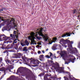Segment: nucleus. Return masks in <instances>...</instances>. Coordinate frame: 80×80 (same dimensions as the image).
Segmentation results:
<instances>
[{
	"mask_svg": "<svg viewBox=\"0 0 80 80\" xmlns=\"http://www.w3.org/2000/svg\"><path fill=\"white\" fill-rule=\"evenodd\" d=\"M78 53V50L77 49V48H74V50L72 51L70 50V53H71V54H73V53Z\"/></svg>",
	"mask_w": 80,
	"mask_h": 80,
	"instance_id": "6e6552de",
	"label": "nucleus"
},
{
	"mask_svg": "<svg viewBox=\"0 0 80 80\" xmlns=\"http://www.w3.org/2000/svg\"><path fill=\"white\" fill-rule=\"evenodd\" d=\"M2 61V58H0V63H1V62Z\"/></svg>",
	"mask_w": 80,
	"mask_h": 80,
	"instance_id": "58836bf2",
	"label": "nucleus"
},
{
	"mask_svg": "<svg viewBox=\"0 0 80 80\" xmlns=\"http://www.w3.org/2000/svg\"><path fill=\"white\" fill-rule=\"evenodd\" d=\"M36 38L38 40H40V39H42V38L41 37H38V36H37Z\"/></svg>",
	"mask_w": 80,
	"mask_h": 80,
	"instance_id": "bb28decb",
	"label": "nucleus"
},
{
	"mask_svg": "<svg viewBox=\"0 0 80 80\" xmlns=\"http://www.w3.org/2000/svg\"><path fill=\"white\" fill-rule=\"evenodd\" d=\"M57 75H55L53 77V79H55V78H57Z\"/></svg>",
	"mask_w": 80,
	"mask_h": 80,
	"instance_id": "4c0bfd02",
	"label": "nucleus"
},
{
	"mask_svg": "<svg viewBox=\"0 0 80 80\" xmlns=\"http://www.w3.org/2000/svg\"><path fill=\"white\" fill-rule=\"evenodd\" d=\"M70 41L69 40L66 39L64 40L63 38H62L60 40V43H63V44H66V42H69Z\"/></svg>",
	"mask_w": 80,
	"mask_h": 80,
	"instance_id": "423d86ee",
	"label": "nucleus"
},
{
	"mask_svg": "<svg viewBox=\"0 0 80 80\" xmlns=\"http://www.w3.org/2000/svg\"><path fill=\"white\" fill-rule=\"evenodd\" d=\"M15 19L13 18H12L11 19V20L10 21H8L7 22V23L5 24V25H7V26H8L9 25L11 24H13L14 25V27H16L17 25H16V23H15Z\"/></svg>",
	"mask_w": 80,
	"mask_h": 80,
	"instance_id": "f03ea898",
	"label": "nucleus"
},
{
	"mask_svg": "<svg viewBox=\"0 0 80 80\" xmlns=\"http://www.w3.org/2000/svg\"><path fill=\"white\" fill-rule=\"evenodd\" d=\"M53 57L54 58H57V57L55 56H54Z\"/></svg>",
	"mask_w": 80,
	"mask_h": 80,
	"instance_id": "c03bdc74",
	"label": "nucleus"
},
{
	"mask_svg": "<svg viewBox=\"0 0 80 80\" xmlns=\"http://www.w3.org/2000/svg\"><path fill=\"white\" fill-rule=\"evenodd\" d=\"M26 77L27 78H30V74L29 73H28L26 75Z\"/></svg>",
	"mask_w": 80,
	"mask_h": 80,
	"instance_id": "393cba45",
	"label": "nucleus"
},
{
	"mask_svg": "<svg viewBox=\"0 0 80 80\" xmlns=\"http://www.w3.org/2000/svg\"><path fill=\"white\" fill-rule=\"evenodd\" d=\"M37 47H40V46L39 45H38L37 46Z\"/></svg>",
	"mask_w": 80,
	"mask_h": 80,
	"instance_id": "0e129e2a",
	"label": "nucleus"
},
{
	"mask_svg": "<svg viewBox=\"0 0 80 80\" xmlns=\"http://www.w3.org/2000/svg\"><path fill=\"white\" fill-rule=\"evenodd\" d=\"M67 35H66V34H64V35H62V37H66Z\"/></svg>",
	"mask_w": 80,
	"mask_h": 80,
	"instance_id": "f704fd0d",
	"label": "nucleus"
},
{
	"mask_svg": "<svg viewBox=\"0 0 80 80\" xmlns=\"http://www.w3.org/2000/svg\"><path fill=\"white\" fill-rule=\"evenodd\" d=\"M68 57H73V56L72 54H69L68 55Z\"/></svg>",
	"mask_w": 80,
	"mask_h": 80,
	"instance_id": "e433bc0d",
	"label": "nucleus"
},
{
	"mask_svg": "<svg viewBox=\"0 0 80 80\" xmlns=\"http://www.w3.org/2000/svg\"><path fill=\"white\" fill-rule=\"evenodd\" d=\"M16 33V31H14V34H16V33Z\"/></svg>",
	"mask_w": 80,
	"mask_h": 80,
	"instance_id": "49530a36",
	"label": "nucleus"
},
{
	"mask_svg": "<svg viewBox=\"0 0 80 80\" xmlns=\"http://www.w3.org/2000/svg\"><path fill=\"white\" fill-rule=\"evenodd\" d=\"M1 48H2V49H4V47H1Z\"/></svg>",
	"mask_w": 80,
	"mask_h": 80,
	"instance_id": "de8ad7c7",
	"label": "nucleus"
},
{
	"mask_svg": "<svg viewBox=\"0 0 80 80\" xmlns=\"http://www.w3.org/2000/svg\"><path fill=\"white\" fill-rule=\"evenodd\" d=\"M69 78L70 80H80L79 79H75L74 77H73V78H72V77L71 76V75H69Z\"/></svg>",
	"mask_w": 80,
	"mask_h": 80,
	"instance_id": "f8f14e48",
	"label": "nucleus"
},
{
	"mask_svg": "<svg viewBox=\"0 0 80 80\" xmlns=\"http://www.w3.org/2000/svg\"><path fill=\"white\" fill-rule=\"evenodd\" d=\"M48 65H47H47H46V67H47Z\"/></svg>",
	"mask_w": 80,
	"mask_h": 80,
	"instance_id": "69168bd1",
	"label": "nucleus"
},
{
	"mask_svg": "<svg viewBox=\"0 0 80 80\" xmlns=\"http://www.w3.org/2000/svg\"><path fill=\"white\" fill-rule=\"evenodd\" d=\"M25 43L27 46H28L29 45V42H28L27 40H25Z\"/></svg>",
	"mask_w": 80,
	"mask_h": 80,
	"instance_id": "aec40b11",
	"label": "nucleus"
},
{
	"mask_svg": "<svg viewBox=\"0 0 80 80\" xmlns=\"http://www.w3.org/2000/svg\"><path fill=\"white\" fill-rule=\"evenodd\" d=\"M66 35L67 36V37H70V35H71V34H72V33H70L68 32V33H66Z\"/></svg>",
	"mask_w": 80,
	"mask_h": 80,
	"instance_id": "5701e85b",
	"label": "nucleus"
},
{
	"mask_svg": "<svg viewBox=\"0 0 80 80\" xmlns=\"http://www.w3.org/2000/svg\"><path fill=\"white\" fill-rule=\"evenodd\" d=\"M69 42H68L67 43H70L71 44H73V41H71V42H70V41L69 40Z\"/></svg>",
	"mask_w": 80,
	"mask_h": 80,
	"instance_id": "c85d7f7f",
	"label": "nucleus"
},
{
	"mask_svg": "<svg viewBox=\"0 0 80 80\" xmlns=\"http://www.w3.org/2000/svg\"><path fill=\"white\" fill-rule=\"evenodd\" d=\"M35 33H34L33 32H31V33H30L31 36H34V35H35Z\"/></svg>",
	"mask_w": 80,
	"mask_h": 80,
	"instance_id": "a878e982",
	"label": "nucleus"
},
{
	"mask_svg": "<svg viewBox=\"0 0 80 80\" xmlns=\"http://www.w3.org/2000/svg\"><path fill=\"white\" fill-rule=\"evenodd\" d=\"M51 60H53V58H51Z\"/></svg>",
	"mask_w": 80,
	"mask_h": 80,
	"instance_id": "5fc2aeb1",
	"label": "nucleus"
},
{
	"mask_svg": "<svg viewBox=\"0 0 80 80\" xmlns=\"http://www.w3.org/2000/svg\"><path fill=\"white\" fill-rule=\"evenodd\" d=\"M16 38H18V36H17L16 37Z\"/></svg>",
	"mask_w": 80,
	"mask_h": 80,
	"instance_id": "bf43d9fd",
	"label": "nucleus"
},
{
	"mask_svg": "<svg viewBox=\"0 0 80 80\" xmlns=\"http://www.w3.org/2000/svg\"><path fill=\"white\" fill-rule=\"evenodd\" d=\"M60 55L62 57H65V54L60 53Z\"/></svg>",
	"mask_w": 80,
	"mask_h": 80,
	"instance_id": "412c9836",
	"label": "nucleus"
},
{
	"mask_svg": "<svg viewBox=\"0 0 80 80\" xmlns=\"http://www.w3.org/2000/svg\"><path fill=\"white\" fill-rule=\"evenodd\" d=\"M38 34L40 35V36H42V37H43V39H44L45 42L48 41V37H46L44 36V35H43V33H42V32H39Z\"/></svg>",
	"mask_w": 80,
	"mask_h": 80,
	"instance_id": "20e7f679",
	"label": "nucleus"
},
{
	"mask_svg": "<svg viewBox=\"0 0 80 80\" xmlns=\"http://www.w3.org/2000/svg\"><path fill=\"white\" fill-rule=\"evenodd\" d=\"M57 38H53V41H52V42H55L56 41H57Z\"/></svg>",
	"mask_w": 80,
	"mask_h": 80,
	"instance_id": "4be33fe9",
	"label": "nucleus"
},
{
	"mask_svg": "<svg viewBox=\"0 0 80 80\" xmlns=\"http://www.w3.org/2000/svg\"><path fill=\"white\" fill-rule=\"evenodd\" d=\"M44 75H45V73L43 72L40 74L38 75V76H39V77H42V76H43Z\"/></svg>",
	"mask_w": 80,
	"mask_h": 80,
	"instance_id": "6ab92c4d",
	"label": "nucleus"
},
{
	"mask_svg": "<svg viewBox=\"0 0 80 80\" xmlns=\"http://www.w3.org/2000/svg\"><path fill=\"white\" fill-rule=\"evenodd\" d=\"M54 68L55 70H56V71H59L61 72H63V68L62 67H60L59 64L58 63L54 64Z\"/></svg>",
	"mask_w": 80,
	"mask_h": 80,
	"instance_id": "f257e3e1",
	"label": "nucleus"
},
{
	"mask_svg": "<svg viewBox=\"0 0 80 80\" xmlns=\"http://www.w3.org/2000/svg\"><path fill=\"white\" fill-rule=\"evenodd\" d=\"M44 57V56L43 55H41L39 56V58L41 61L44 59V57Z\"/></svg>",
	"mask_w": 80,
	"mask_h": 80,
	"instance_id": "dca6fc26",
	"label": "nucleus"
},
{
	"mask_svg": "<svg viewBox=\"0 0 80 80\" xmlns=\"http://www.w3.org/2000/svg\"><path fill=\"white\" fill-rule=\"evenodd\" d=\"M76 58H75L74 59H68V61L69 62H72V63H74L75 62V60Z\"/></svg>",
	"mask_w": 80,
	"mask_h": 80,
	"instance_id": "4468645a",
	"label": "nucleus"
},
{
	"mask_svg": "<svg viewBox=\"0 0 80 80\" xmlns=\"http://www.w3.org/2000/svg\"><path fill=\"white\" fill-rule=\"evenodd\" d=\"M50 62L51 63H53V61L52 60L50 61Z\"/></svg>",
	"mask_w": 80,
	"mask_h": 80,
	"instance_id": "3c124183",
	"label": "nucleus"
},
{
	"mask_svg": "<svg viewBox=\"0 0 80 80\" xmlns=\"http://www.w3.org/2000/svg\"><path fill=\"white\" fill-rule=\"evenodd\" d=\"M30 63H32L33 64H35L34 65V67H37V66H38V65L39 64V62L38 61H35V60L34 59H33L31 61Z\"/></svg>",
	"mask_w": 80,
	"mask_h": 80,
	"instance_id": "39448f33",
	"label": "nucleus"
},
{
	"mask_svg": "<svg viewBox=\"0 0 80 80\" xmlns=\"http://www.w3.org/2000/svg\"><path fill=\"white\" fill-rule=\"evenodd\" d=\"M42 52L43 53H45V51H42Z\"/></svg>",
	"mask_w": 80,
	"mask_h": 80,
	"instance_id": "864d4df0",
	"label": "nucleus"
},
{
	"mask_svg": "<svg viewBox=\"0 0 80 80\" xmlns=\"http://www.w3.org/2000/svg\"><path fill=\"white\" fill-rule=\"evenodd\" d=\"M66 73H69V72H66Z\"/></svg>",
	"mask_w": 80,
	"mask_h": 80,
	"instance_id": "e2e57ef3",
	"label": "nucleus"
},
{
	"mask_svg": "<svg viewBox=\"0 0 80 80\" xmlns=\"http://www.w3.org/2000/svg\"><path fill=\"white\" fill-rule=\"evenodd\" d=\"M64 46L65 47V48L67 47V45H64Z\"/></svg>",
	"mask_w": 80,
	"mask_h": 80,
	"instance_id": "a18cd8bd",
	"label": "nucleus"
},
{
	"mask_svg": "<svg viewBox=\"0 0 80 80\" xmlns=\"http://www.w3.org/2000/svg\"><path fill=\"white\" fill-rule=\"evenodd\" d=\"M57 45L56 44H53V46L52 47V49L53 50H55L57 49Z\"/></svg>",
	"mask_w": 80,
	"mask_h": 80,
	"instance_id": "9b49d317",
	"label": "nucleus"
},
{
	"mask_svg": "<svg viewBox=\"0 0 80 80\" xmlns=\"http://www.w3.org/2000/svg\"><path fill=\"white\" fill-rule=\"evenodd\" d=\"M18 50H20L21 51H22L23 50V47H22V46H20L19 47Z\"/></svg>",
	"mask_w": 80,
	"mask_h": 80,
	"instance_id": "b1692460",
	"label": "nucleus"
},
{
	"mask_svg": "<svg viewBox=\"0 0 80 80\" xmlns=\"http://www.w3.org/2000/svg\"><path fill=\"white\" fill-rule=\"evenodd\" d=\"M42 31H43V28H42L40 29V32H42Z\"/></svg>",
	"mask_w": 80,
	"mask_h": 80,
	"instance_id": "a19ab883",
	"label": "nucleus"
},
{
	"mask_svg": "<svg viewBox=\"0 0 80 80\" xmlns=\"http://www.w3.org/2000/svg\"><path fill=\"white\" fill-rule=\"evenodd\" d=\"M31 38H32V36H29L28 37V39L29 40H32V39H31Z\"/></svg>",
	"mask_w": 80,
	"mask_h": 80,
	"instance_id": "473e14b6",
	"label": "nucleus"
},
{
	"mask_svg": "<svg viewBox=\"0 0 80 80\" xmlns=\"http://www.w3.org/2000/svg\"><path fill=\"white\" fill-rule=\"evenodd\" d=\"M76 10H77L76 9H75L73 10V14H75V13H76V12H77Z\"/></svg>",
	"mask_w": 80,
	"mask_h": 80,
	"instance_id": "c9c22d12",
	"label": "nucleus"
},
{
	"mask_svg": "<svg viewBox=\"0 0 80 80\" xmlns=\"http://www.w3.org/2000/svg\"><path fill=\"white\" fill-rule=\"evenodd\" d=\"M1 66H3V64H2L1 65Z\"/></svg>",
	"mask_w": 80,
	"mask_h": 80,
	"instance_id": "338daca9",
	"label": "nucleus"
},
{
	"mask_svg": "<svg viewBox=\"0 0 80 80\" xmlns=\"http://www.w3.org/2000/svg\"><path fill=\"white\" fill-rule=\"evenodd\" d=\"M21 45H22V47H24V46H25V44H24V43L22 42H21Z\"/></svg>",
	"mask_w": 80,
	"mask_h": 80,
	"instance_id": "72a5a7b5",
	"label": "nucleus"
},
{
	"mask_svg": "<svg viewBox=\"0 0 80 80\" xmlns=\"http://www.w3.org/2000/svg\"><path fill=\"white\" fill-rule=\"evenodd\" d=\"M45 57H46V58H50V56H49V55H47Z\"/></svg>",
	"mask_w": 80,
	"mask_h": 80,
	"instance_id": "2f4dec72",
	"label": "nucleus"
},
{
	"mask_svg": "<svg viewBox=\"0 0 80 80\" xmlns=\"http://www.w3.org/2000/svg\"><path fill=\"white\" fill-rule=\"evenodd\" d=\"M69 47H72V45L70 44L69 45Z\"/></svg>",
	"mask_w": 80,
	"mask_h": 80,
	"instance_id": "37998d69",
	"label": "nucleus"
},
{
	"mask_svg": "<svg viewBox=\"0 0 80 80\" xmlns=\"http://www.w3.org/2000/svg\"><path fill=\"white\" fill-rule=\"evenodd\" d=\"M1 18H1V17H0V20L1 19Z\"/></svg>",
	"mask_w": 80,
	"mask_h": 80,
	"instance_id": "774afa93",
	"label": "nucleus"
},
{
	"mask_svg": "<svg viewBox=\"0 0 80 80\" xmlns=\"http://www.w3.org/2000/svg\"><path fill=\"white\" fill-rule=\"evenodd\" d=\"M48 49L47 48V49H46V51H48Z\"/></svg>",
	"mask_w": 80,
	"mask_h": 80,
	"instance_id": "4d7b16f0",
	"label": "nucleus"
},
{
	"mask_svg": "<svg viewBox=\"0 0 80 80\" xmlns=\"http://www.w3.org/2000/svg\"><path fill=\"white\" fill-rule=\"evenodd\" d=\"M59 80H61V78H58Z\"/></svg>",
	"mask_w": 80,
	"mask_h": 80,
	"instance_id": "6e6d98bb",
	"label": "nucleus"
},
{
	"mask_svg": "<svg viewBox=\"0 0 80 80\" xmlns=\"http://www.w3.org/2000/svg\"><path fill=\"white\" fill-rule=\"evenodd\" d=\"M38 45H42V43H38Z\"/></svg>",
	"mask_w": 80,
	"mask_h": 80,
	"instance_id": "8fccbe9b",
	"label": "nucleus"
},
{
	"mask_svg": "<svg viewBox=\"0 0 80 80\" xmlns=\"http://www.w3.org/2000/svg\"><path fill=\"white\" fill-rule=\"evenodd\" d=\"M12 48V45H9L7 46L6 48L7 50H8V49H10V48Z\"/></svg>",
	"mask_w": 80,
	"mask_h": 80,
	"instance_id": "2eb2a0df",
	"label": "nucleus"
},
{
	"mask_svg": "<svg viewBox=\"0 0 80 80\" xmlns=\"http://www.w3.org/2000/svg\"><path fill=\"white\" fill-rule=\"evenodd\" d=\"M2 21H4V19H2Z\"/></svg>",
	"mask_w": 80,
	"mask_h": 80,
	"instance_id": "052dcab7",
	"label": "nucleus"
},
{
	"mask_svg": "<svg viewBox=\"0 0 80 80\" xmlns=\"http://www.w3.org/2000/svg\"><path fill=\"white\" fill-rule=\"evenodd\" d=\"M17 39H15V40H14L13 41V44H14V43H17Z\"/></svg>",
	"mask_w": 80,
	"mask_h": 80,
	"instance_id": "c756f323",
	"label": "nucleus"
},
{
	"mask_svg": "<svg viewBox=\"0 0 80 80\" xmlns=\"http://www.w3.org/2000/svg\"><path fill=\"white\" fill-rule=\"evenodd\" d=\"M53 55V54H52V53L50 52V57H52V56Z\"/></svg>",
	"mask_w": 80,
	"mask_h": 80,
	"instance_id": "ea45409f",
	"label": "nucleus"
},
{
	"mask_svg": "<svg viewBox=\"0 0 80 80\" xmlns=\"http://www.w3.org/2000/svg\"><path fill=\"white\" fill-rule=\"evenodd\" d=\"M14 58H20V56H22V53H18L17 54H14Z\"/></svg>",
	"mask_w": 80,
	"mask_h": 80,
	"instance_id": "1a4fd4ad",
	"label": "nucleus"
},
{
	"mask_svg": "<svg viewBox=\"0 0 80 80\" xmlns=\"http://www.w3.org/2000/svg\"><path fill=\"white\" fill-rule=\"evenodd\" d=\"M34 44H35V45H36V44H37V43L36 42H35V43H34Z\"/></svg>",
	"mask_w": 80,
	"mask_h": 80,
	"instance_id": "680f3d73",
	"label": "nucleus"
},
{
	"mask_svg": "<svg viewBox=\"0 0 80 80\" xmlns=\"http://www.w3.org/2000/svg\"><path fill=\"white\" fill-rule=\"evenodd\" d=\"M3 11V9H0V12H2Z\"/></svg>",
	"mask_w": 80,
	"mask_h": 80,
	"instance_id": "09e8293b",
	"label": "nucleus"
},
{
	"mask_svg": "<svg viewBox=\"0 0 80 80\" xmlns=\"http://www.w3.org/2000/svg\"><path fill=\"white\" fill-rule=\"evenodd\" d=\"M64 78L65 80H69L68 78L67 77H65V76L64 77Z\"/></svg>",
	"mask_w": 80,
	"mask_h": 80,
	"instance_id": "cd10ccee",
	"label": "nucleus"
},
{
	"mask_svg": "<svg viewBox=\"0 0 80 80\" xmlns=\"http://www.w3.org/2000/svg\"><path fill=\"white\" fill-rule=\"evenodd\" d=\"M52 42H49L48 44H52Z\"/></svg>",
	"mask_w": 80,
	"mask_h": 80,
	"instance_id": "603ef678",
	"label": "nucleus"
},
{
	"mask_svg": "<svg viewBox=\"0 0 80 80\" xmlns=\"http://www.w3.org/2000/svg\"><path fill=\"white\" fill-rule=\"evenodd\" d=\"M5 61L6 62V63H7V64H12V62L10 61V60H8V59L6 60L5 59Z\"/></svg>",
	"mask_w": 80,
	"mask_h": 80,
	"instance_id": "ddd939ff",
	"label": "nucleus"
},
{
	"mask_svg": "<svg viewBox=\"0 0 80 80\" xmlns=\"http://www.w3.org/2000/svg\"><path fill=\"white\" fill-rule=\"evenodd\" d=\"M10 36L11 37H10V38L11 37L12 38H15V37H13V35H12V34H11Z\"/></svg>",
	"mask_w": 80,
	"mask_h": 80,
	"instance_id": "7c9ffc66",
	"label": "nucleus"
},
{
	"mask_svg": "<svg viewBox=\"0 0 80 80\" xmlns=\"http://www.w3.org/2000/svg\"><path fill=\"white\" fill-rule=\"evenodd\" d=\"M8 52H12V50H5L3 52V53H7V56H8L9 55V53H8Z\"/></svg>",
	"mask_w": 80,
	"mask_h": 80,
	"instance_id": "9d476101",
	"label": "nucleus"
},
{
	"mask_svg": "<svg viewBox=\"0 0 80 80\" xmlns=\"http://www.w3.org/2000/svg\"><path fill=\"white\" fill-rule=\"evenodd\" d=\"M8 70V68H6L5 67H2L0 68V71H2V72L4 71V75L6 74V71H7V70Z\"/></svg>",
	"mask_w": 80,
	"mask_h": 80,
	"instance_id": "0eeeda50",
	"label": "nucleus"
},
{
	"mask_svg": "<svg viewBox=\"0 0 80 80\" xmlns=\"http://www.w3.org/2000/svg\"><path fill=\"white\" fill-rule=\"evenodd\" d=\"M35 39H34V38H32V39L31 40V45H34V42H35Z\"/></svg>",
	"mask_w": 80,
	"mask_h": 80,
	"instance_id": "f3484780",
	"label": "nucleus"
},
{
	"mask_svg": "<svg viewBox=\"0 0 80 80\" xmlns=\"http://www.w3.org/2000/svg\"><path fill=\"white\" fill-rule=\"evenodd\" d=\"M38 53L39 54H40V53H41V51H38Z\"/></svg>",
	"mask_w": 80,
	"mask_h": 80,
	"instance_id": "79ce46f5",
	"label": "nucleus"
},
{
	"mask_svg": "<svg viewBox=\"0 0 80 80\" xmlns=\"http://www.w3.org/2000/svg\"><path fill=\"white\" fill-rule=\"evenodd\" d=\"M68 68L69 70H70V68H69V67H68Z\"/></svg>",
	"mask_w": 80,
	"mask_h": 80,
	"instance_id": "13d9d810",
	"label": "nucleus"
},
{
	"mask_svg": "<svg viewBox=\"0 0 80 80\" xmlns=\"http://www.w3.org/2000/svg\"><path fill=\"white\" fill-rule=\"evenodd\" d=\"M0 39L5 41H7V40H12V39L10 38V37H7L4 34H1L0 35Z\"/></svg>",
	"mask_w": 80,
	"mask_h": 80,
	"instance_id": "7ed1b4c3",
	"label": "nucleus"
},
{
	"mask_svg": "<svg viewBox=\"0 0 80 80\" xmlns=\"http://www.w3.org/2000/svg\"><path fill=\"white\" fill-rule=\"evenodd\" d=\"M27 47H24L22 51L27 52V51H28V49H27Z\"/></svg>",
	"mask_w": 80,
	"mask_h": 80,
	"instance_id": "a211bd4d",
	"label": "nucleus"
}]
</instances>
